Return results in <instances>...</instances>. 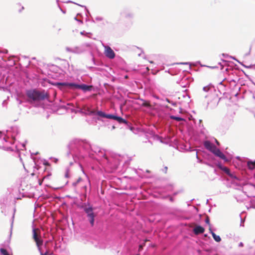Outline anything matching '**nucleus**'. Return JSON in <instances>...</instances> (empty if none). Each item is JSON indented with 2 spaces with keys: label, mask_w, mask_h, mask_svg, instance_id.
<instances>
[{
  "label": "nucleus",
  "mask_w": 255,
  "mask_h": 255,
  "mask_svg": "<svg viewBox=\"0 0 255 255\" xmlns=\"http://www.w3.org/2000/svg\"><path fill=\"white\" fill-rule=\"evenodd\" d=\"M68 155H72L75 162H88L89 159L102 160L107 171L112 172L117 170L120 160L113 157H108L105 150L95 145H91L86 139L75 138L68 145Z\"/></svg>",
  "instance_id": "obj_1"
},
{
  "label": "nucleus",
  "mask_w": 255,
  "mask_h": 255,
  "mask_svg": "<svg viewBox=\"0 0 255 255\" xmlns=\"http://www.w3.org/2000/svg\"><path fill=\"white\" fill-rule=\"evenodd\" d=\"M56 87L62 91L69 89L73 90H81L84 93L90 92L93 90L92 85H88L85 83H77L69 82H57L55 84Z\"/></svg>",
  "instance_id": "obj_2"
},
{
  "label": "nucleus",
  "mask_w": 255,
  "mask_h": 255,
  "mask_svg": "<svg viewBox=\"0 0 255 255\" xmlns=\"http://www.w3.org/2000/svg\"><path fill=\"white\" fill-rule=\"evenodd\" d=\"M27 97L32 101H41L48 99V94L44 90H39L36 89L28 90L26 92Z\"/></svg>",
  "instance_id": "obj_3"
},
{
  "label": "nucleus",
  "mask_w": 255,
  "mask_h": 255,
  "mask_svg": "<svg viewBox=\"0 0 255 255\" xmlns=\"http://www.w3.org/2000/svg\"><path fill=\"white\" fill-rule=\"evenodd\" d=\"M72 187L76 192H79L82 196V200L86 198L88 191V187L84 183L81 177H79L76 181L72 183Z\"/></svg>",
  "instance_id": "obj_4"
},
{
  "label": "nucleus",
  "mask_w": 255,
  "mask_h": 255,
  "mask_svg": "<svg viewBox=\"0 0 255 255\" xmlns=\"http://www.w3.org/2000/svg\"><path fill=\"white\" fill-rule=\"evenodd\" d=\"M120 14L123 18L129 20V22L128 23V25H126V27L128 29L129 28L132 24L131 20L134 17V12L130 8L125 7L121 11Z\"/></svg>",
  "instance_id": "obj_5"
},
{
  "label": "nucleus",
  "mask_w": 255,
  "mask_h": 255,
  "mask_svg": "<svg viewBox=\"0 0 255 255\" xmlns=\"http://www.w3.org/2000/svg\"><path fill=\"white\" fill-rule=\"evenodd\" d=\"M36 229L34 227V225H32V234L33 238L36 243V246L38 248V251L40 253V255H47V253L44 254L43 253L41 246L43 245V240L41 237H38L36 234Z\"/></svg>",
  "instance_id": "obj_6"
},
{
  "label": "nucleus",
  "mask_w": 255,
  "mask_h": 255,
  "mask_svg": "<svg viewBox=\"0 0 255 255\" xmlns=\"http://www.w3.org/2000/svg\"><path fill=\"white\" fill-rule=\"evenodd\" d=\"M85 213L87 215L88 219L91 225L93 226L95 222V217L96 214L94 212L93 209L94 208H84Z\"/></svg>",
  "instance_id": "obj_7"
},
{
  "label": "nucleus",
  "mask_w": 255,
  "mask_h": 255,
  "mask_svg": "<svg viewBox=\"0 0 255 255\" xmlns=\"http://www.w3.org/2000/svg\"><path fill=\"white\" fill-rule=\"evenodd\" d=\"M15 212V208H4L3 210L1 211V212L4 213L5 216H11L10 220L11 228L13 226Z\"/></svg>",
  "instance_id": "obj_8"
},
{
  "label": "nucleus",
  "mask_w": 255,
  "mask_h": 255,
  "mask_svg": "<svg viewBox=\"0 0 255 255\" xmlns=\"http://www.w3.org/2000/svg\"><path fill=\"white\" fill-rule=\"evenodd\" d=\"M105 56L111 59H114L116 56V53L109 46H105Z\"/></svg>",
  "instance_id": "obj_9"
},
{
  "label": "nucleus",
  "mask_w": 255,
  "mask_h": 255,
  "mask_svg": "<svg viewBox=\"0 0 255 255\" xmlns=\"http://www.w3.org/2000/svg\"><path fill=\"white\" fill-rule=\"evenodd\" d=\"M106 114L107 113L103 111H98L97 112H96L93 110H91L88 113L89 115L98 116L97 120L99 121L101 120V119H106Z\"/></svg>",
  "instance_id": "obj_10"
},
{
  "label": "nucleus",
  "mask_w": 255,
  "mask_h": 255,
  "mask_svg": "<svg viewBox=\"0 0 255 255\" xmlns=\"http://www.w3.org/2000/svg\"><path fill=\"white\" fill-rule=\"evenodd\" d=\"M220 99L217 97H214L212 100L207 103V108L213 109L216 108L219 102Z\"/></svg>",
  "instance_id": "obj_11"
},
{
  "label": "nucleus",
  "mask_w": 255,
  "mask_h": 255,
  "mask_svg": "<svg viewBox=\"0 0 255 255\" xmlns=\"http://www.w3.org/2000/svg\"><path fill=\"white\" fill-rule=\"evenodd\" d=\"M10 131L12 132L11 137L12 140V141L10 142V143L13 144L16 140L15 136L19 133L20 131L17 127H12L11 128Z\"/></svg>",
  "instance_id": "obj_12"
},
{
  "label": "nucleus",
  "mask_w": 255,
  "mask_h": 255,
  "mask_svg": "<svg viewBox=\"0 0 255 255\" xmlns=\"http://www.w3.org/2000/svg\"><path fill=\"white\" fill-rule=\"evenodd\" d=\"M247 167V168L251 170H255V160H252L251 159L247 158L246 159Z\"/></svg>",
  "instance_id": "obj_13"
},
{
  "label": "nucleus",
  "mask_w": 255,
  "mask_h": 255,
  "mask_svg": "<svg viewBox=\"0 0 255 255\" xmlns=\"http://www.w3.org/2000/svg\"><path fill=\"white\" fill-rule=\"evenodd\" d=\"M204 146L205 148L210 151H212L214 147L216 146L213 143L209 140H206L204 142Z\"/></svg>",
  "instance_id": "obj_14"
},
{
  "label": "nucleus",
  "mask_w": 255,
  "mask_h": 255,
  "mask_svg": "<svg viewBox=\"0 0 255 255\" xmlns=\"http://www.w3.org/2000/svg\"><path fill=\"white\" fill-rule=\"evenodd\" d=\"M49 69L52 72L55 73H58L59 74H61L63 71L58 66L52 64L49 66Z\"/></svg>",
  "instance_id": "obj_15"
},
{
  "label": "nucleus",
  "mask_w": 255,
  "mask_h": 255,
  "mask_svg": "<svg viewBox=\"0 0 255 255\" xmlns=\"http://www.w3.org/2000/svg\"><path fill=\"white\" fill-rule=\"evenodd\" d=\"M115 121H117L120 124H125L126 125L128 124V122L127 120L124 119L121 116H118L117 115L116 116Z\"/></svg>",
  "instance_id": "obj_16"
},
{
  "label": "nucleus",
  "mask_w": 255,
  "mask_h": 255,
  "mask_svg": "<svg viewBox=\"0 0 255 255\" xmlns=\"http://www.w3.org/2000/svg\"><path fill=\"white\" fill-rule=\"evenodd\" d=\"M204 231V228L200 225L196 226L193 229L194 233L196 235L202 234Z\"/></svg>",
  "instance_id": "obj_17"
},
{
  "label": "nucleus",
  "mask_w": 255,
  "mask_h": 255,
  "mask_svg": "<svg viewBox=\"0 0 255 255\" xmlns=\"http://www.w3.org/2000/svg\"><path fill=\"white\" fill-rule=\"evenodd\" d=\"M85 51L84 48H83L82 46H77L71 49V52L74 53L80 54L84 52Z\"/></svg>",
  "instance_id": "obj_18"
},
{
  "label": "nucleus",
  "mask_w": 255,
  "mask_h": 255,
  "mask_svg": "<svg viewBox=\"0 0 255 255\" xmlns=\"http://www.w3.org/2000/svg\"><path fill=\"white\" fill-rule=\"evenodd\" d=\"M210 233L212 234V236L214 240L217 242H220L221 241V239L219 236L217 235L210 228Z\"/></svg>",
  "instance_id": "obj_19"
},
{
  "label": "nucleus",
  "mask_w": 255,
  "mask_h": 255,
  "mask_svg": "<svg viewBox=\"0 0 255 255\" xmlns=\"http://www.w3.org/2000/svg\"><path fill=\"white\" fill-rule=\"evenodd\" d=\"M217 157L223 159L224 161H228L229 158L221 151Z\"/></svg>",
  "instance_id": "obj_20"
},
{
  "label": "nucleus",
  "mask_w": 255,
  "mask_h": 255,
  "mask_svg": "<svg viewBox=\"0 0 255 255\" xmlns=\"http://www.w3.org/2000/svg\"><path fill=\"white\" fill-rule=\"evenodd\" d=\"M245 214V212L244 211H243L240 215V217L241 218L240 226H241V227L244 226V222L245 220V217H244L243 216Z\"/></svg>",
  "instance_id": "obj_21"
},
{
  "label": "nucleus",
  "mask_w": 255,
  "mask_h": 255,
  "mask_svg": "<svg viewBox=\"0 0 255 255\" xmlns=\"http://www.w3.org/2000/svg\"><path fill=\"white\" fill-rule=\"evenodd\" d=\"M83 48L86 50V48H88L90 50L93 48V44L91 43H85L81 45Z\"/></svg>",
  "instance_id": "obj_22"
},
{
  "label": "nucleus",
  "mask_w": 255,
  "mask_h": 255,
  "mask_svg": "<svg viewBox=\"0 0 255 255\" xmlns=\"http://www.w3.org/2000/svg\"><path fill=\"white\" fill-rule=\"evenodd\" d=\"M170 118L172 120H176L177 121H182L184 120V119L182 117L174 115L170 116Z\"/></svg>",
  "instance_id": "obj_23"
},
{
  "label": "nucleus",
  "mask_w": 255,
  "mask_h": 255,
  "mask_svg": "<svg viewBox=\"0 0 255 255\" xmlns=\"http://www.w3.org/2000/svg\"><path fill=\"white\" fill-rule=\"evenodd\" d=\"M116 115H117V114H107V113L106 119L115 121Z\"/></svg>",
  "instance_id": "obj_24"
},
{
  "label": "nucleus",
  "mask_w": 255,
  "mask_h": 255,
  "mask_svg": "<svg viewBox=\"0 0 255 255\" xmlns=\"http://www.w3.org/2000/svg\"><path fill=\"white\" fill-rule=\"evenodd\" d=\"M220 152H221L220 149L215 146L211 152L213 153L216 156H217Z\"/></svg>",
  "instance_id": "obj_25"
},
{
  "label": "nucleus",
  "mask_w": 255,
  "mask_h": 255,
  "mask_svg": "<svg viewBox=\"0 0 255 255\" xmlns=\"http://www.w3.org/2000/svg\"><path fill=\"white\" fill-rule=\"evenodd\" d=\"M43 164L45 166L44 171L45 172L46 170H47V168L46 167L50 166V163L47 160L44 159L43 162Z\"/></svg>",
  "instance_id": "obj_26"
},
{
  "label": "nucleus",
  "mask_w": 255,
  "mask_h": 255,
  "mask_svg": "<svg viewBox=\"0 0 255 255\" xmlns=\"http://www.w3.org/2000/svg\"><path fill=\"white\" fill-rule=\"evenodd\" d=\"M90 53H91V56L92 57V61H93L94 65H97V66L100 65V62L98 61L97 60H96L95 59V57L94 56L93 53L92 52H91Z\"/></svg>",
  "instance_id": "obj_27"
},
{
  "label": "nucleus",
  "mask_w": 255,
  "mask_h": 255,
  "mask_svg": "<svg viewBox=\"0 0 255 255\" xmlns=\"http://www.w3.org/2000/svg\"><path fill=\"white\" fill-rule=\"evenodd\" d=\"M213 86L211 84H210L209 85L204 86L203 88V90L204 92H208L209 91V90L211 89V88H212Z\"/></svg>",
  "instance_id": "obj_28"
},
{
  "label": "nucleus",
  "mask_w": 255,
  "mask_h": 255,
  "mask_svg": "<svg viewBox=\"0 0 255 255\" xmlns=\"http://www.w3.org/2000/svg\"><path fill=\"white\" fill-rule=\"evenodd\" d=\"M68 183V181H67L65 184L63 186H59V187H54V188H53L50 185H46V186L48 187H50V188H53L54 190H58V189H62L63 188V187L65 186V185H66Z\"/></svg>",
  "instance_id": "obj_29"
},
{
  "label": "nucleus",
  "mask_w": 255,
  "mask_h": 255,
  "mask_svg": "<svg viewBox=\"0 0 255 255\" xmlns=\"http://www.w3.org/2000/svg\"><path fill=\"white\" fill-rule=\"evenodd\" d=\"M80 34L82 35H85L88 37H91V36L92 35V34L90 32H87L85 31H83L80 32Z\"/></svg>",
  "instance_id": "obj_30"
},
{
  "label": "nucleus",
  "mask_w": 255,
  "mask_h": 255,
  "mask_svg": "<svg viewBox=\"0 0 255 255\" xmlns=\"http://www.w3.org/2000/svg\"><path fill=\"white\" fill-rule=\"evenodd\" d=\"M78 5L80 6L84 7L85 10V13H86V15L87 17L89 16V15H90V11H89V10L88 9L87 7L86 6L83 5H81V4H78Z\"/></svg>",
  "instance_id": "obj_31"
},
{
  "label": "nucleus",
  "mask_w": 255,
  "mask_h": 255,
  "mask_svg": "<svg viewBox=\"0 0 255 255\" xmlns=\"http://www.w3.org/2000/svg\"><path fill=\"white\" fill-rule=\"evenodd\" d=\"M82 16V14H81V13H77V16H75V17H74V19H75L76 21H77L79 22V23H81V24H83V20H81V19H79V18H77V16Z\"/></svg>",
  "instance_id": "obj_32"
},
{
  "label": "nucleus",
  "mask_w": 255,
  "mask_h": 255,
  "mask_svg": "<svg viewBox=\"0 0 255 255\" xmlns=\"http://www.w3.org/2000/svg\"><path fill=\"white\" fill-rule=\"evenodd\" d=\"M69 172H70L69 168L68 167H66V172H65V175H64L65 178H68L70 177V175L69 174Z\"/></svg>",
  "instance_id": "obj_33"
},
{
  "label": "nucleus",
  "mask_w": 255,
  "mask_h": 255,
  "mask_svg": "<svg viewBox=\"0 0 255 255\" xmlns=\"http://www.w3.org/2000/svg\"><path fill=\"white\" fill-rule=\"evenodd\" d=\"M0 148H2L4 150H6V151H13V149H12V148L10 146L9 147H5L4 146H1L0 145Z\"/></svg>",
  "instance_id": "obj_34"
},
{
  "label": "nucleus",
  "mask_w": 255,
  "mask_h": 255,
  "mask_svg": "<svg viewBox=\"0 0 255 255\" xmlns=\"http://www.w3.org/2000/svg\"><path fill=\"white\" fill-rule=\"evenodd\" d=\"M211 201H212L211 199H207L206 200V204L208 205L210 208L213 207V206H215V204L213 205L212 203L210 202Z\"/></svg>",
  "instance_id": "obj_35"
},
{
  "label": "nucleus",
  "mask_w": 255,
  "mask_h": 255,
  "mask_svg": "<svg viewBox=\"0 0 255 255\" xmlns=\"http://www.w3.org/2000/svg\"><path fill=\"white\" fill-rule=\"evenodd\" d=\"M154 138L160 141L162 143L163 142V141L162 140V137L158 135L155 134V133H154Z\"/></svg>",
  "instance_id": "obj_36"
},
{
  "label": "nucleus",
  "mask_w": 255,
  "mask_h": 255,
  "mask_svg": "<svg viewBox=\"0 0 255 255\" xmlns=\"http://www.w3.org/2000/svg\"><path fill=\"white\" fill-rule=\"evenodd\" d=\"M228 176L233 179H237L238 178L236 174L234 172H232V171L230 172V174L228 175Z\"/></svg>",
  "instance_id": "obj_37"
},
{
  "label": "nucleus",
  "mask_w": 255,
  "mask_h": 255,
  "mask_svg": "<svg viewBox=\"0 0 255 255\" xmlns=\"http://www.w3.org/2000/svg\"><path fill=\"white\" fill-rule=\"evenodd\" d=\"M223 169L228 175L230 174V172H231V171L229 168L226 167H223Z\"/></svg>",
  "instance_id": "obj_38"
},
{
  "label": "nucleus",
  "mask_w": 255,
  "mask_h": 255,
  "mask_svg": "<svg viewBox=\"0 0 255 255\" xmlns=\"http://www.w3.org/2000/svg\"><path fill=\"white\" fill-rule=\"evenodd\" d=\"M166 101L168 103H170L171 104L172 106H176L177 105V103L175 102H173V101H171L170 100H169V99H166Z\"/></svg>",
  "instance_id": "obj_39"
},
{
  "label": "nucleus",
  "mask_w": 255,
  "mask_h": 255,
  "mask_svg": "<svg viewBox=\"0 0 255 255\" xmlns=\"http://www.w3.org/2000/svg\"><path fill=\"white\" fill-rule=\"evenodd\" d=\"M8 61L9 62V65L10 66H14L15 64V61L13 59H8Z\"/></svg>",
  "instance_id": "obj_40"
},
{
  "label": "nucleus",
  "mask_w": 255,
  "mask_h": 255,
  "mask_svg": "<svg viewBox=\"0 0 255 255\" xmlns=\"http://www.w3.org/2000/svg\"><path fill=\"white\" fill-rule=\"evenodd\" d=\"M51 175V173L50 172V171H48L47 172V174H46V175H44L43 176V179H45V178H48L49 176H50Z\"/></svg>",
  "instance_id": "obj_41"
},
{
  "label": "nucleus",
  "mask_w": 255,
  "mask_h": 255,
  "mask_svg": "<svg viewBox=\"0 0 255 255\" xmlns=\"http://www.w3.org/2000/svg\"><path fill=\"white\" fill-rule=\"evenodd\" d=\"M58 7L59 8V9H60V10L61 11V12L64 13V14H65L66 12V9H63L62 8L60 5H59V4L58 3Z\"/></svg>",
  "instance_id": "obj_42"
},
{
  "label": "nucleus",
  "mask_w": 255,
  "mask_h": 255,
  "mask_svg": "<svg viewBox=\"0 0 255 255\" xmlns=\"http://www.w3.org/2000/svg\"><path fill=\"white\" fill-rule=\"evenodd\" d=\"M241 65L244 66V67L246 68H248V69H252V67L253 66L252 65V64L250 65H244L243 63L241 64Z\"/></svg>",
  "instance_id": "obj_43"
},
{
  "label": "nucleus",
  "mask_w": 255,
  "mask_h": 255,
  "mask_svg": "<svg viewBox=\"0 0 255 255\" xmlns=\"http://www.w3.org/2000/svg\"><path fill=\"white\" fill-rule=\"evenodd\" d=\"M185 149L186 150L190 151H192V150L191 149V147L190 144L186 145L185 147Z\"/></svg>",
  "instance_id": "obj_44"
},
{
  "label": "nucleus",
  "mask_w": 255,
  "mask_h": 255,
  "mask_svg": "<svg viewBox=\"0 0 255 255\" xmlns=\"http://www.w3.org/2000/svg\"><path fill=\"white\" fill-rule=\"evenodd\" d=\"M177 64H182V65H189V67L190 68V64L189 62H180L177 63Z\"/></svg>",
  "instance_id": "obj_45"
},
{
  "label": "nucleus",
  "mask_w": 255,
  "mask_h": 255,
  "mask_svg": "<svg viewBox=\"0 0 255 255\" xmlns=\"http://www.w3.org/2000/svg\"><path fill=\"white\" fill-rule=\"evenodd\" d=\"M95 19L97 21H101V20H102L103 19V18L102 17H101V16H97L95 18Z\"/></svg>",
  "instance_id": "obj_46"
},
{
  "label": "nucleus",
  "mask_w": 255,
  "mask_h": 255,
  "mask_svg": "<svg viewBox=\"0 0 255 255\" xmlns=\"http://www.w3.org/2000/svg\"><path fill=\"white\" fill-rule=\"evenodd\" d=\"M249 186L252 189L255 190V184L253 183H250L249 184Z\"/></svg>",
  "instance_id": "obj_47"
},
{
  "label": "nucleus",
  "mask_w": 255,
  "mask_h": 255,
  "mask_svg": "<svg viewBox=\"0 0 255 255\" xmlns=\"http://www.w3.org/2000/svg\"><path fill=\"white\" fill-rule=\"evenodd\" d=\"M205 222H206V223L210 225V220H209V217H207V218H206Z\"/></svg>",
  "instance_id": "obj_48"
},
{
  "label": "nucleus",
  "mask_w": 255,
  "mask_h": 255,
  "mask_svg": "<svg viewBox=\"0 0 255 255\" xmlns=\"http://www.w3.org/2000/svg\"><path fill=\"white\" fill-rule=\"evenodd\" d=\"M27 142V141L26 140L25 141V142H23L22 143H21V146L23 148H25V147H26V143Z\"/></svg>",
  "instance_id": "obj_49"
},
{
  "label": "nucleus",
  "mask_w": 255,
  "mask_h": 255,
  "mask_svg": "<svg viewBox=\"0 0 255 255\" xmlns=\"http://www.w3.org/2000/svg\"><path fill=\"white\" fill-rule=\"evenodd\" d=\"M253 46V44L251 46V47H250V50H249V52H248V53H246V56H248V55H249L250 54V52H251V48H252V47Z\"/></svg>",
  "instance_id": "obj_50"
},
{
  "label": "nucleus",
  "mask_w": 255,
  "mask_h": 255,
  "mask_svg": "<svg viewBox=\"0 0 255 255\" xmlns=\"http://www.w3.org/2000/svg\"><path fill=\"white\" fill-rule=\"evenodd\" d=\"M167 169H168V168L167 166L164 167V169L162 170L163 172H164V173H166L167 172Z\"/></svg>",
  "instance_id": "obj_51"
},
{
  "label": "nucleus",
  "mask_w": 255,
  "mask_h": 255,
  "mask_svg": "<svg viewBox=\"0 0 255 255\" xmlns=\"http://www.w3.org/2000/svg\"><path fill=\"white\" fill-rule=\"evenodd\" d=\"M43 182V179L41 180L40 179H38V184L39 185H41Z\"/></svg>",
  "instance_id": "obj_52"
},
{
  "label": "nucleus",
  "mask_w": 255,
  "mask_h": 255,
  "mask_svg": "<svg viewBox=\"0 0 255 255\" xmlns=\"http://www.w3.org/2000/svg\"><path fill=\"white\" fill-rule=\"evenodd\" d=\"M8 140V139H7V138H6V137H3V138H2V139H1V140L2 141H5V142H7V141H8V140Z\"/></svg>",
  "instance_id": "obj_53"
},
{
  "label": "nucleus",
  "mask_w": 255,
  "mask_h": 255,
  "mask_svg": "<svg viewBox=\"0 0 255 255\" xmlns=\"http://www.w3.org/2000/svg\"><path fill=\"white\" fill-rule=\"evenodd\" d=\"M16 100L18 102L19 104H21L22 103V101L18 98H17Z\"/></svg>",
  "instance_id": "obj_54"
},
{
  "label": "nucleus",
  "mask_w": 255,
  "mask_h": 255,
  "mask_svg": "<svg viewBox=\"0 0 255 255\" xmlns=\"http://www.w3.org/2000/svg\"><path fill=\"white\" fill-rule=\"evenodd\" d=\"M222 56L224 57H227L229 56V55L226 53H223Z\"/></svg>",
  "instance_id": "obj_55"
},
{
  "label": "nucleus",
  "mask_w": 255,
  "mask_h": 255,
  "mask_svg": "<svg viewBox=\"0 0 255 255\" xmlns=\"http://www.w3.org/2000/svg\"><path fill=\"white\" fill-rule=\"evenodd\" d=\"M66 3H74L76 4H77V5H78V4H78V3H75V2H73V1H71V0H68V1L66 2Z\"/></svg>",
  "instance_id": "obj_56"
},
{
  "label": "nucleus",
  "mask_w": 255,
  "mask_h": 255,
  "mask_svg": "<svg viewBox=\"0 0 255 255\" xmlns=\"http://www.w3.org/2000/svg\"><path fill=\"white\" fill-rule=\"evenodd\" d=\"M244 246V244L242 242H240L239 244V247H243Z\"/></svg>",
  "instance_id": "obj_57"
},
{
  "label": "nucleus",
  "mask_w": 255,
  "mask_h": 255,
  "mask_svg": "<svg viewBox=\"0 0 255 255\" xmlns=\"http://www.w3.org/2000/svg\"><path fill=\"white\" fill-rule=\"evenodd\" d=\"M73 48H70V47H67L66 49L68 51H70L71 52V49H72Z\"/></svg>",
  "instance_id": "obj_58"
},
{
  "label": "nucleus",
  "mask_w": 255,
  "mask_h": 255,
  "mask_svg": "<svg viewBox=\"0 0 255 255\" xmlns=\"http://www.w3.org/2000/svg\"><path fill=\"white\" fill-rule=\"evenodd\" d=\"M88 184H89V188L90 189L91 188V183H90V180H89V178H88Z\"/></svg>",
  "instance_id": "obj_59"
},
{
  "label": "nucleus",
  "mask_w": 255,
  "mask_h": 255,
  "mask_svg": "<svg viewBox=\"0 0 255 255\" xmlns=\"http://www.w3.org/2000/svg\"><path fill=\"white\" fill-rule=\"evenodd\" d=\"M253 66L252 68L251 69L255 70V64H252Z\"/></svg>",
  "instance_id": "obj_60"
},
{
  "label": "nucleus",
  "mask_w": 255,
  "mask_h": 255,
  "mask_svg": "<svg viewBox=\"0 0 255 255\" xmlns=\"http://www.w3.org/2000/svg\"><path fill=\"white\" fill-rule=\"evenodd\" d=\"M168 186H169V190L172 189V186L171 184H169V185H168Z\"/></svg>",
  "instance_id": "obj_61"
},
{
  "label": "nucleus",
  "mask_w": 255,
  "mask_h": 255,
  "mask_svg": "<svg viewBox=\"0 0 255 255\" xmlns=\"http://www.w3.org/2000/svg\"><path fill=\"white\" fill-rule=\"evenodd\" d=\"M53 159H54V162L55 163H57L58 160V159L57 158H54Z\"/></svg>",
  "instance_id": "obj_62"
},
{
  "label": "nucleus",
  "mask_w": 255,
  "mask_h": 255,
  "mask_svg": "<svg viewBox=\"0 0 255 255\" xmlns=\"http://www.w3.org/2000/svg\"><path fill=\"white\" fill-rule=\"evenodd\" d=\"M230 58L234 59V60H235V59L236 58L235 57L232 56H230Z\"/></svg>",
  "instance_id": "obj_63"
},
{
  "label": "nucleus",
  "mask_w": 255,
  "mask_h": 255,
  "mask_svg": "<svg viewBox=\"0 0 255 255\" xmlns=\"http://www.w3.org/2000/svg\"><path fill=\"white\" fill-rule=\"evenodd\" d=\"M34 207L35 208H36V207H41V206H39L37 204H36V203H35V204H34Z\"/></svg>",
  "instance_id": "obj_64"
}]
</instances>
